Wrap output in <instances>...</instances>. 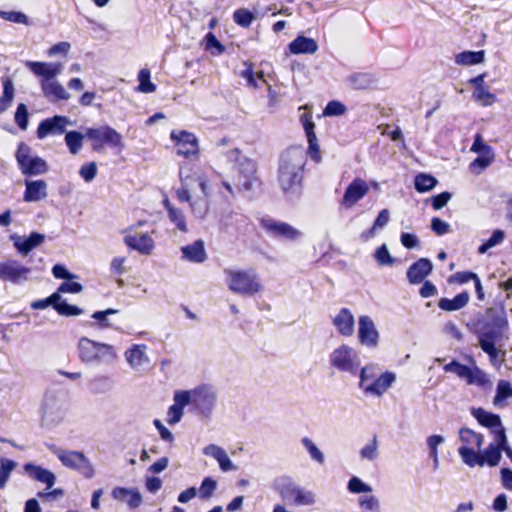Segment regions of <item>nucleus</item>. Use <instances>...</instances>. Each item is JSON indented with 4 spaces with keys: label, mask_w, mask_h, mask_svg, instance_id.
<instances>
[{
    "label": "nucleus",
    "mask_w": 512,
    "mask_h": 512,
    "mask_svg": "<svg viewBox=\"0 0 512 512\" xmlns=\"http://www.w3.org/2000/svg\"><path fill=\"white\" fill-rule=\"evenodd\" d=\"M181 187L176 190L180 202H188L195 218L203 219L210 211L211 189L203 170L191 164L179 168Z\"/></svg>",
    "instance_id": "f257e3e1"
},
{
    "label": "nucleus",
    "mask_w": 512,
    "mask_h": 512,
    "mask_svg": "<svg viewBox=\"0 0 512 512\" xmlns=\"http://www.w3.org/2000/svg\"><path fill=\"white\" fill-rule=\"evenodd\" d=\"M306 157L302 146L289 147L280 155L277 180L287 201L295 202L302 194Z\"/></svg>",
    "instance_id": "f03ea898"
},
{
    "label": "nucleus",
    "mask_w": 512,
    "mask_h": 512,
    "mask_svg": "<svg viewBox=\"0 0 512 512\" xmlns=\"http://www.w3.org/2000/svg\"><path fill=\"white\" fill-rule=\"evenodd\" d=\"M223 273L227 288L237 295L250 297L263 290L259 275L254 269L226 268Z\"/></svg>",
    "instance_id": "7ed1b4c3"
},
{
    "label": "nucleus",
    "mask_w": 512,
    "mask_h": 512,
    "mask_svg": "<svg viewBox=\"0 0 512 512\" xmlns=\"http://www.w3.org/2000/svg\"><path fill=\"white\" fill-rule=\"evenodd\" d=\"M227 159L235 163V186L244 192H254L261 181L257 176V164L254 160L242 155L240 150L233 149L227 153Z\"/></svg>",
    "instance_id": "20e7f679"
},
{
    "label": "nucleus",
    "mask_w": 512,
    "mask_h": 512,
    "mask_svg": "<svg viewBox=\"0 0 512 512\" xmlns=\"http://www.w3.org/2000/svg\"><path fill=\"white\" fill-rule=\"evenodd\" d=\"M272 488L284 501L295 506H310L316 502V495L313 491L300 487L288 475L275 477Z\"/></svg>",
    "instance_id": "39448f33"
},
{
    "label": "nucleus",
    "mask_w": 512,
    "mask_h": 512,
    "mask_svg": "<svg viewBox=\"0 0 512 512\" xmlns=\"http://www.w3.org/2000/svg\"><path fill=\"white\" fill-rule=\"evenodd\" d=\"M86 137L91 142V147L96 152H103L109 148L120 154L125 149L123 136L114 128L102 125L86 129Z\"/></svg>",
    "instance_id": "423d86ee"
},
{
    "label": "nucleus",
    "mask_w": 512,
    "mask_h": 512,
    "mask_svg": "<svg viewBox=\"0 0 512 512\" xmlns=\"http://www.w3.org/2000/svg\"><path fill=\"white\" fill-rule=\"evenodd\" d=\"M470 362L471 365L467 366L458 361H451L446 364L443 369L445 372L454 373L467 385L477 386L484 390L491 389L493 382L490 376L476 365L475 360L472 357H470Z\"/></svg>",
    "instance_id": "0eeeda50"
},
{
    "label": "nucleus",
    "mask_w": 512,
    "mask_h": 512,
    "mask_svg": "<svg viewBox=\"0 0 512 512\" xmlns=\"http://www.w3.org/2000/svg\"><path fill=\"white\" fill-rule=\"evenodd\" d=\"M79 354L86 363H111L117 358V352L112 345L82 338L79 341Z\"/></svg>",
    "instance_id": "6e6552de"
},
{
    "label": "nucleus",
    "mask_w": 512,
    "mask_h": 512,
    "mask_svg": "<svg viewBox=\"0 0 512 512\" xmlns=\"http://www.w3.org/2000/svg\"><path fill=\"white\" fill-rule=\"evenodd\" d=\"M329 364L338 372L355 375L361 365L359 352L348 344H341L329 354Z\"/></svg>",
    "instance_id": "1a4fd4ad"
},
{
    "label": "nucleus",
    "mask_w": 512,
    "mask_h": 512,
    "mask_svg": "<svg viewBox=\"0 0 512 512\" xmlns=\"http://www.w3.org/2000/svg\"><path fill=\"white\" fill-rule=\"evenodd\" d=\"M459 440L461 445L458 448V454L465 465L472 467V462L483 445L484 436L470 428H461Z\"/></svg>",
    "instance_id": "9d476101"
},
{
    "label": "nucleus",
    "mask_w": 512,
    "mask_h": 512,
    "mask_svg": "<svg viewBox=\"0 0 512 512\" xmlns=\"http://www.w3.org/2000/svg\"><path fill=\"white\" fill-rule=\"evenodd\" d=\"M470 151L478 154V157L469 164V170L473 174L479 175L495 161L494 149L484 141L481 134L475 135Z\"/></svg>",
    "instance_id": "9b49d317"
},
{
    "label": "nucleus",
    "mask_w": 512,
    "mask_h": 512,
    "mask_svg": "<svg viewBox=\"0 0 512 512\" xmlns=\"http://www.w3.org/2000/svg\"><path fill=\"white\" fill-rule=\"evenodd\" d=\"M31 268L21 264L15 259L0 261V280L21 285L28 281Z\"/></svg>",
    "instance_id": "f8f14e48"
},
{
    "label": "nucleus",
    "mask_w": 512,
    "mask_h": 512,
    "mask_svg": "<svg viewBox=\"0 0 512 512\" xmlns=\"http://www.w3.org/2000/svg\"><path fill=\"white\" fill-rule=\"evenodd\" d=\"M170 138L177 147L178 155L186 158L198 155L199 141L195 134L186 130H172Z\"/></svg>",
    "instance_id": "ddd939ff"
},
{
    "label": "nucleus",
    "mask_w": 512,
    "mask_h": 512,
    "mask_svg": "<svg viewBox=\"0 0 512 512\" xmlns=\"http://www.w3.org/2000/svg\"><path fill=\"white\" fill-rule=\"evenodd\" d=\"M145 344H132L124 351V358L130 369L138 374H143L150 365V357Z\"/></svg>",
    "instance_id": "4468645a"
},
{
    "label": "nucleus",
    "mask_w": 512,
    "mask_h": 512,
    "mask_svg": "<svg viewBox=\"0 0 512 512\" xmlns=\"http://www.w3.org/2000/svg\"><path fill=\"white\" fill-rule=\"evenodd\" d=\"M189 392L191 403L195 405L203 416H210L217 402L215 390L208 386H202Z\"/></svg>",
    "instance_id": "2eb2a0df"
},
{
    "label": "nucleus",
    "mask_w": 512,
    "mask_h": 512,
    "mask_svg": "<svg viewBox=\"0 0 512 512\" xmlns=\"http://www.w3.org/2000/svg\"><path fill=\"white\" fill-rule=\"evenodd\" d=\"M369 192L368 183L361 179L355 178L345 189L340 205L346 209L354 207Z\"/></svg>",
    "instance_id": "dca6fc26"
},
{
    "label": "nucleus",
    "mask_w": 512,
    "mask_h": 512,
    "mask_svg": "<svg viewBox=\"0 0 512 512\" xmlns=\"http://www.w3.org/2000/svg\"><path fill=\"white\" fill-rule=\"evenodd\" d=\"M359 342L368 348H375L379 342V332L373 319L368 315H362L358 319Z\"/></svg>",
    "instance_id": "f3484780"
},
{
    "label": "nucleus",
    "mask_w": 512,
    "mask_h": 512,
    "mask_svg": "<svg viewBox=\"0 0 512 512\" xmlns=\"http://www.w3.org/2000/svg\"><path fill=\"white\" fill-rule=\"evenodd\" d=\"M191 403L189 391H176L173 396V404L168 408L166 422L169 425L179 423L184 415V408Z\"/></svg>",
    "instance_id": "a211bd4d"
},
{
    "label": "nucleus",
    "mask_w": 512,
    "mask_h": 512,
    "mask_svg": "<svg viewBox=\"0 0 512 512\" xmlns=\"http://www.w3.org/2000/svg\"><path fill=\"white\" fill-rule=\"evenodd\" d=\"M124 243L143 255H150L155 249V242L148 233L127 232L124 236Z\"/></svg>",
    "instance_id": "6ab92c4d"
},
{
    "label": "nucleus",
    "mask_w": 512,
    "mask_h": 512,
    "mask_svg": "<svg viewBox=\"0 0 512 512\" xmlns=\"http://www.w3.org/2000/svg\"><path fill=\"white\" fill-rule=\"evenodd\" d=\"M25 66L33 74L41 78V84L54 79L62 70V64L60 62L48 63L40 61H26Z\"/></svg>",
    "instance_id": "aec40b11"
},
{
    "label": "nucleus",
    "mask_w": 512,
    "mask_h": 512,
    "mask_svg": "<svg viewBox=\"0 0 512 512\" xmlns=\"http://www.w3.org/2000/svg\"><path fill=\"white\" fill-rule=\"evenodd\" d=\"M66 467L75 470L77 473L88 479L94 476V468L91 462L81 452H66Z\"/></svg>",
    "instance_id": "412c9836"
},
{
    "label": "nucleus",
    "mask_w": 512,
    "mask_h": 512,
    "mask_svg": "<svg viewBox=\"0 0 512 512\" xmlns=\"http://www.w3.org/2000/svg\"><path fill=\"white\" fill-rule=\"evenodd\" d=\"M64 281L58 286L57 290L44 299H38L30 304L33 310H43L48 307L53 308L59 315L64 316Z\"/></svg>",
    "instance_id": "4be33fe9"
},
{
    "label": "nucleus",
    "mask_w": 512,
    "mask_h": 512,
    "mask_svg": "<svg viewBox=\"0 0 512 512\" xmlns=\"http://www.w3.org/2000/svg\"><path fill=\"white\" fill-rule=\"evenodd\" d=\"M332 324L337 332L344 337H350L354 333V315L348 308H341L335 316L332 317Z\"/></svg>",
    "instance_id": "5701e85b"
},
{
    "label": "nucleus",
    "mask_w": 512,
    "mask_h": 512,
    "mask_svg": "<svg viewBox=\"0 0 512 512\" xmlns=\"http://www.w3.org/2000/svg\"><path fill=\"white\" fill-rule=\"evenodd\" d=\"M205 456L211 457L217 461L222 472L236 471L237 466L231 461L227 452L216 444H209L202 450Z\"/></svg>",
    "instance_id": "b1692460"
},
{
    "label": "nucleus",
    "mask_w": 512,
    "mask_h": 512,
    "mask_svg": "<svg viewBox=\"0 0 512 512\" xmlns=\"http://www.w3.org/2000/svg\"><path fill=\"white\" fill-rule=\"evenodd\" d=\"M112 497L132 510L138 508L143 502L142 495L136 488L115 487L112 490Z\"/></svg>",
    "instance_id": "393cba45"
},
{
    "label": "nucleus",
    "mask_w": 512,
    "mask_h": 512,
    "mask_svg": "<svg viewBox=\"0 0 512 512\" xmlns=\"http://www.w3.org/2000/svg\"><path fill=\"white\" fill-rule=\"evenodd\" d=\"M301 123L305 130L308 144H309L308 152H309L311 158L315 162L319 163L321 161V153H320L319 145L317 143V137L314 132L315 124L312 121L311 115L307 114V113L303 114L301 116Z\"/></svg>",
    "instance_id": "a878e982"
},
{
    "label": "nucleus",
    "mask_w": 512,
    "mask_h": 512,
    "mask_svg": "<svg viewBox=\"0 0 512 512\" xmlns=\"http://www.w3.org/2000/svg\"><path fill=\"white\" fill-rule=\"evenodd\" d=\"M45 236L39 232H31L27 237L12 235L14 247L21 255H28L30 251L43 243Z\"/></svg>",
    "instance_id": "bb28decb"
},
{
    "label": "nucleus",
    "mask_w": 512,
    "mask_h": 512,
    "mask_svg": "<svg viewBox=\"0 0 512 512\" xmlns=\"http://www.w3.org/2000/svg\"><path fill=\"white\" fill-rule=\"evenodd\" d=\"M180 251L181 260L186 262L201 264L207 259L205 245L202 240H196L191 244L182 246Z\"/></svg>",
    "instance_id": "cd10ccee"
},
{
    "label": "nucleus",
    "mask_w": 512,
    "mask_h": 512,
    "mask_svg": "<svg viewBox=\"0 0 512 512\" xmlns=\"http://www.w3.org/2000/svg\"><path fill=\"white\" fill-rule=\"evenodd\" d=\"M37 137L44 139L50 135H61L64 133V116L56 115L42 120L37 128Z\"/></svg>",
    "instance_id": "c85d7f7f"
},
{
    "label": "nucleus",
    "mask_w": 512,
    "mask_h": 512,
    "mask_svg": "<svg viewBox=\"0 0 512 512\" xmlns=\"http://www.w3.org/2000/svg\"><path fill=\"white\" fill-rule=\"evenodd\" d=\"M503 449L499 448L497 445L489 444V446L483 450L479 451L476 454L475 460L472 462V467L480 466L483 467L488 465L490 467H495L499 464L502 458Z\"/></svg>",
    "instance_id": "c756f323"
},
{
    "label": "nucleus",
    "mask_w": 512,
    "mask_h": 512,
    "mask_svg": "<svg viewBox=\"0 0 512 512\" xmlns=\"http://www.w3.org/2000/svg\"><path fill=\"white\" fill-rule=\"evenodd\" d=\"M396 380V374L386 371L380 374L373 381V385L366 387V395L381 397L393 385Z\"/></svg>",
    "instance_id": "7c9ffc66"
},
{
    "label": "nucleus",
    "mask_w": 512,
    "mask_h": 512,
    "mask_svg": "<svg viewBox=\"0 0 512 512\" xmlns=\"http://www.w3.org/2000/svg\"><path fill=\"white\" fill-rule=\"evenodd\" d=\"M432 268L433 265L430 260L420 258L409 267L407 278L411 284L421 283L432 272Z\"/></svg>",
    "instance_id": "2f4dec72"
},
{
    "label": "nucleus",
    "mask_w": 512,
    "mask_h": 512,
    "mask_svg": "<svg viewBox=\"0 0 512 512\" xmlns=\"http://www.w3.org/2000/svg\"><path fill=\"white\" fill-rule=\"evenodd\" d=\"M24 471L33 480L46 484V490H49L55 484V475L46 468L33 463H26Z\"/></svg>",
    "instance_id": "473e14b6"
},
{
    "label": "nucleus",
    "mask_w": 512,
    "mask_h": 512,
    "mask_svg": "<svg viewBox=\"0 0 512 512\" xmlns=\"http://www.w3.org/2000/svg\"><path fill=\"white\" fill-rule=\"evenodd\" d=\"M264 226L273 235L283 237L285 239L294 240L300 235L298 230L286 223L267 220L264 222Z\"/></svg>",
    "instance_id": "72a5a7b5"
},
{
    "label": "nucleus",
    "mask_w": 512,
    "mask_h": 512,
    "mask_svg": "<svg viewBox=\"0 0 512 512\" xmlns=\"http://www.w3.org/2000/svg\"><path fill=\"white\" fill-rule=\"evenodd\" d=\"M23 199L26 202H37L46 197V182L43 180L26 181Z\"/></svg>",
    "instance_id": "f704fd0d"
},
{
    "label": "nucleus",
    "mask_w": 512,
    "mask_h": 512,
    "mask_svg": "<svg viewBox=\"0 0 512 512\" xmlns=\"http://www.w3.org/2000/svg\"><path fill=\"white\" fill-rule=\"evenodd\" d=\"M292 54H313L317 51L318 45L312 38L298 36L289 44Z\"/></svg>",
    "instance_id": "c9c22d12"
},
{
    "label": "nucleus",
    "mask_w": 512,
    "mask_h": 512,
    "mask_svg": "<svg viewBox=\"0 0 512 512\" xmlns=\"http://www.w3.org/2000/svg\"><path fill=\"white\" fill-rule=\"evenodd\" d=\"M21 172L27 176L43 174L47 171L45 160L39 156H32L19 166Z\"/></svg>",
    "instance_id": "e433bc0d"
},
{
    "label": "nucleus",
    "mask_w": 512,
    "mask_h": 512,
    "mask_svg": "<svg viewBox=\"0 0 512 512\" xmlns=\"http://www.w3.org/2000/svg\"><path fill=\"white\" fill-rule=\"evenodd\" d=\"M164 205L170 222H172L180 232L187 233L188 225L185 213L181 209L171 205L169 201H165Z\"/></svg>",
    "instance_id": "4c0bfd02"
},
{
    "label": "nucleus",
    "mask_w": 512,
    "mask_h": 512,
    "mask_svg": "<svg viewBox=\"0 0 512 512\" xmlns=\"http://www.w3.org/2000/svg\"><path fill=\"white\" fill-rule=\"evenodd\" d=\"M1 82L3 86V93L0 97V114L4 113L11 107L15 96V89L12 79L8 76H5L2 77Z\"/></svg>",
    "instance_id": "58836bf2"
},
{
    "label": "nucleus",
    "mask_w": 512,
    "mask_h": 512,
    "mask_svg": "<svg viewBox=\"0 0 512 512\" xmlns=\"http://www.w3.org/2000/svg\"><path fill=\"white\" fill-rule=\"evenodd\" d=\"M472 415L482 426L487 427L491 430H493L496 427H500V425L502 424L499 415L488 412L482 408L473 409Z\"/></svg>",
    "instance_id": "ea45409f"
},
{
    "label": "nucleus",
    "mask_w": 512,
    "mask_h": 512,
    "mask_svg": "<svg viewBox=\"0 0 512 512\" xmlns=\"http://www.w3.org/2000/svg\"><path fill=\"white\" fill-rule=\"evenodd\" d=\"M485 60V52L480 51H463L455 55L454 61L460 66H473L483 63Z\"/></svg>",
    "instance_id": "a19ab883"
},
{
    "label": "nucleus",
    "mask_w": 512,
    "mask_h": 512,
    "mask_svg": "<svg viewBox=\"0 0 512 512\" xmlns=\"http://www.w3.org/2000/svg\"><path fill=\"white\" fill-rule=\"evenodd\" d=\"M512 398V385L506 380H500L496 386V393L493 398V405L497 408H503L507 405V400Z\"/></svg>",
    "instance_id": "79ce46f5"
},
{
    "label": "nucleus",
    "mask_w": 512,
    "mask_h": 512,
    "mask_svg": "<svg viewBox=\"0 0 512 512\" xmlns=\"http://www.w3.org/2000/svg\"><path fill=\"white\" fill-rule=\"evenodd\" d=\"M470 296L467 292L456 295L453 299L441 298L438 302L440 309L444 311H457L465 307L469 302Z\"/></svg>",
    "instance_id": "37998d69"
},
{
    "label": "nucleus",
    "mask_w": 512,
    "mask_h": 512,
    "mask_svg": "<svg viewBox=\"0 0 512 512\" xmlns=\"http://www.w3.org/2000/svg\"><path fill=\"white\" fill-rule=\"evenodd\" d=\"M240 76L246 80L249 87L254 89L259 88L261 84H267L263 71H254L251 65H246V68L240 72Z\"/></svg>",
    "instance_id": "c03bdc74"
},
{
    "label": "nucleus",
    "mask_w": 512,
    "mask_h": 512,
    "mask_svg": "<svg viewBox=\"0 0 512 512\" xmlns=\"http://www.w3.org/2000/svg\"><path fill=\"white\" fill-rule=\"evenodd\" d=\"M496 327L499 329V332L494 330H488L479 335V346L482 348V344L484 342L495 345V341L504 329L508 327V321L505 317H500L495 321Z\"/></svg>",
    "instance_id": "a18cd8bd"
},
{
    "label": "nucleus",
    "mask_w": 512,
    "mask_h": 512,
    "mask_svg": "<svg viewBox=\"0 0 512 512\" xmlns=\"http://www.w3.org/2000/svg\"><path fill=\"white\" fill-rule=\"evenodd\" d=\"M42 91L44 95L52 100H62L64 99V88L62 85L54 79H51L47 82H43L41 84Z\"/></svg>",
    "instance_id": "49530a36"
},
{
    "label": "nucleus",
    "mask_w": 512,
    "mask_h": 512,
    "mask_svg": "<svg viewBox=\"0 0 512 512\" xmlns=\"http://www.w3.org/2000/svg\"><path fill=\"white\" fill-rule=\"evenodd\" d=\"M390 220V213L387 209H383L379 212L372 228L366 232H363L361 234V238L364 240V241H367L369 240L370 238L374 237L375 234H376V230L377 229H381L383 227H385L388 222Z\"/></svg>",
    "instance_id": "de8ad7c7"
},
{
    "label": "nucleus",
    "mask_w": 512,
    "mask_h": 512,
    "mask_svg": "<svg viewBox=\"0 0 512 512\" xmlns=\"http://www.w3.org/2000/svg\"><path fill=\"white\" fill-rule=\"evenodd\" d=\"M348 83L355 89H366L374 83L373 76L369 73L358 72L347 78Z\"/></svg>",
    "instance_id": "09e8293b"
},
{
    "label": "nucleus",
    "mask_w": 512,
    "mask_h": 512,
    "mask_svg": "<svg viewBox=\"0 0 512 512\" xmlns=\"http://www.w3.org/2000/svg\"><path fill=\"white\" fill-rule=\"evenodd\" d=\"M472 97L481 106H491L496 101L495 94L490 92L488 86L476 87L473 90Z\"/></svg>",
    "instance_id": "8fccbe9b"
},
{
    "label": "nucleus",
    "mask_w": 512,
    "mask_h": 512,
    "mask_svg": "<svg viewBox=\"0 0 512 512\" xmlns=\"http://www.w3.org/2000/svg\"><path fill=\"white\" fill-rule=\"evenodd\" d=\"M379 443L376 436H373L359 451L360 458L366 461H375L378 458Z\"/></svg>",
    "instance_id": "3c124183"
},
{
    "label": "nucleus",
    "mask_w": 512,
    "mask_h": 512,
    "mask_svg": "<svg viewBox=\"0 0 512 512\" xmlns=\"http://www.w3.org/2000/svg\"><path fill=\"white\" fill-rule=\"evenodd\" d=\"M347 490L351 494H364L372 493L373 488L368 483L364 482L358 476H352L347 483Z\"/></svg>",
    "instance_id": "603ef678"
},
{
    "label": "nucleus",
    "mask_w": 512,
    "mask_h": 512,
    "mask_svg": "<svg viewBox=\"0 0 512 512\" xmlns=\"http://www.w3.org/2000/svg\"><path fill=\"white\" fill-rule=\"evenodd\" d=\"M358 505L361 512H380L381 506L378 498L372 493L363 495L358 499Z\"/></svg>",
    "instance_id": "864d4df0"
},
{
    "label": "nucleus",
    "mask_w": 512,
    "mask_h": 512,
    "mask_svg": "<svg viewBox=\"0 0 512 512\" xmlns=\"http://www.w3.org/2000/svg\"><path fill=\"white\" fill-rule=\"evenodd\" d=\"M482 350L488 354L489 356V360H490V363L496 367V368H500L503 361H504V356H505V352L500 350V349H497L495 347V345H491V344H488L486 342H484L482 344Z\"/></svg>",
    "instance_id": "5fc2aeb1"
},
{
    "label": "nucleus",
    "mask_w": 512,
    "mask_h": 512,
    "mask_svg": "<svg viewBox=\"0 0 512 512\" xmlns=\"http://www.w3.org/2000/svg\"><path fill=\"white\" fill-rule=\"evenodd\" d=\"M436 184V178L424 173L417 175L414 181L415 189L420 193L432 190Z\"/></svg>",
    "instance_id": "6e6d98bb"
},
{
    "label": "nucleus",
    "mask_w": 512,
    "mask_h": 512,
    "mask_svg": "<svg viewBox=\"0 0 512 512\" xmlns=\"http://www.w3.org/2000/svg\"><path fill=\"white\" fill-rule=\"evenodd\" d=\"M84 137H86V133L82 134L77 131L66 132V146H68L72 154H77L80 151Z\"/></svg>",
    "instance_id": "4d7b16f0"
},
{
    "label": "nucleus",
    "mask_w": 512,
    "mask_h": 512,
    "mask_svg": "<svg viewBox=\"0 0 512 512\" xmlns=\"http://www.w3.org/2000/svg\"><path fill=\"white\" fill-rule=\"evenodd\" d=\"M15 467V461L7 458L0 459V489L5 487L10 474L15 469Z\"/></svg>",
    "instance_id": "13d9d810"
},
{
    "label": "nucleus",
    "mask_w": 512,
    "mask_h": 512,
    "mask_svg": "<svg viewBox=\"0 0 512 512\" xmlns=\"http://www.w3.org/2000/svg\"><path fill=\"white\" fill-rule=\"evenodd\" d=\"M217 489V482L212 477H205L198 489L199 497L203 500L210 499Z\"/></svg>",
    "instance_id": "bf43d9fd"
},
{
    "label": "nucleus",
    "mask_w": 512,
    "mask_h": 512,
    "mask_svg": "<svg viewBox=\"0 0 512 512\" xmlns=\"http://www.w3.org/2000/svg\"><path fill=\"white\" fill-rule=\"evenodd\" d=\"M234 22L243 27H249L255 19V15L248 9L241 8L237 9L233 14Z\"/></svg>",
    "instance_id": "052dcab7"
},
{
    "label": "nucleus",
    "mask_w": 512,
    "mask_h": 512,
    "mask_svg": "<svg viewBox=\"0 0 512 512\" xmlns=\"http://www.w3.org/2000/svg\"><path fill=\"white\" fill-rule=\"evenodd\" d=\"M301 443L314 461L318 462L319 464H323L325 462L324 454L310 438H302Z\"/></svg>",
    "instance_id": "680f3d73"
},
{
    "label": "nucleus",
    "mask_w": 512,
    "mask_h": 512,
    "mask_svg": "<svg viewBox=\"0 0 512 512\" xmlns=\"http://www.w3.org/2000/svg\"><path fill=\"white\" fill-rule=\"evenodd\" d=\"M206 50L210 51L213 55H220L224 52V46L219 42L215 35L211 32L206 34L203 40Z\"/></svg>",
    "instance_id": "e2e57ef3"
},
{
    "label": "nucleus",
    "mask_w": 512,
    "mask_h": 512,
    "mask_svg": "<svg viewBox=\"0 0 512 512\" xmlns=\"http://www.w3.org/2000/svg\"><path fill=\"white\" fill-rule=\"evenodd\" d=\"M138 91L142 93H152L156 86L150 81V72L147 69H141L138 73Z\"/></svg>",
    "instance_id": "0e129e2a"
},
{
    "label": "nucleus",
    "mask_w": 512,
    "mask_h": 512,
    "mask_svg": "<svg viewBox=\"0 0 512 512\" xmlns=\"http://www.w3.org/2000/svg\"><path fill=\"white\" fill-rule=\"evenodd\" d=\"M505 238V232L503 230H495L492 236L479 246L478 252L480 254L486 253L489 249L499 245Z\"/></svg>",
    "instance_id": "69168bd1"
},
{
    "label": "nucleus",
    "mask_w": 512,
    "mask_h": 512,
    "mask_svg": "<svg viewBox=\"0 0 512 512\" xmlns=\"http://www.w3.org/2000/svg\"><path fill=\"white\" fill-rule=\"evenodd\" d=\"M374 258L380 266H392L395 262V259L390 255L386 244H382L376 249Z\"/></svg>",
    "instance_id": "338daca9"
},
{
    "label": "nucleus",
    "mask_w": 512,
    "mask_h": 512,
    "mask_svg": "<svg viewBox=\"0 0 512 512\" xmlns=\"http://www.w3.org/2000/svg\"><path fill=\"white\" fill-rule=\"evenodd\" d=\"M14 120L21 130L27 129L29 124V112L27 106L24 103L18 104L15 111Z\"/></svg>",
    "instance_id": "774afa93"
}]
</instances>
